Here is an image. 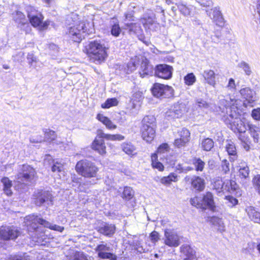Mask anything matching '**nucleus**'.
I'll use <instances>...</instances> for the list:
<instances>
[{
    "label": "nucleus",
    "mask_w": 260,
    "mask_h": 260,
    "mask_svg": "<svg viewBox=\"0 0 260 260\" xmlns=\"http://www.w3.org/2000/svg\"><path fill=\"white\" fill-rule=\"evenodd\" d=\"M79 15L71 12L67 16L66 21L69 22L66 28L65 35L69 41L73 43H80L84 39V34H89L87 28L89 22L79 20Z\"/></svg>",
    "instance_id": "obj_1"
},
{
    "label": "nucleus",
    "mask_w": 260,
    "mask_h": 260,
    "mask_svg": "<svg viewBox=\"0 0 260 260\" xmlns=\"http://www.w3.org/2000/svg\"><path fill=\"white\" fill-rule=\"evenodd\" d=\"M109 49V47L100 40H94L89 41L83 46V52L90 62L100 64L107 59Z\"/></svg>",
    "instance_id": "obj_2"
},
{
    "label": "nucleus",
    "mask_w": 260,
    "mask_h": 260,
    "mask_svg": "<svg viewBox=\"0 0 260 260\" xmlns=\"http://www.w3.org/2000/svg\"><path fill=\"white\" fill-rule=\"evenodd\" d=\"M75 169L79 175L88 179L97 178L100 170L94 161L86 158L78 161Z\"/></svg>",
    "instance_id": "obj_3"
},
{
    "label": "nucleus",
    "mask_w": 260,
    "mask_h": 260,
    "mask_svg": "<svg viewBox=\"0 0 260 260\" xmlns=\"http://www.w3.org/2000/svg\"><path fill=\"white\" fill-rule=\"evenodd\" d=\"M26 12L29 22L33 27L41 31L48 29L50 24V21L49 20L44 21L43 15L35 7L28 6L26 7Z\"/></svg>",
    "instance_id": "obj_4"
},
{
    "label": "nucleus",
    "mask_w": 260,
    "mask_h": 260,
    "mask_svg": "<svg viewBox=\"0 0 260 260\" xmlns=\"http://www.w3.org/2000/svg\"><path fill=\"white\" fill-rule=\"evenodd\" d=\"M38 178L36 169L27 164L21 166L20 171L17 175V179L19 182H31Z\"/></svg>",
    "instance_id": "obj_5"
},
{
    "label": "nucleus",
    "mask_w": 260,
    "mask_h": 260,
    "mask_svg": "<svg viewBox=\"0 0 260 260\" xmlns=\"http://www.w3.org/2000/svg\"><path fill=\"white\" fill-rule=\"evenodd\" d=\"M20 235L18 229L13 225L0 226V240L7 241L15 240Z\"/></svg>",
    "instance_id": "obj_6"
},
{
    "label": "nucleus",
    "mask_w": 260,
    "mask_h": 260,
    "mask_svg": "<svg viewBox=\"0 0 260 260\" xmlns=\"http://www.w3.org/2000/svg\"><path fill=\"white\" fill-rule=\"evenodd\" d=\"M102 129H98L96 136L90 144L91 148L101 155H105L107 153V147L104 141L105 137H100L99 134Z\"/></svg>",
    "instance_id": "obj_7"
},
{
    "label": "nucleus",
    "mask_w": 260,
    "mask_h": 260,
    "mask_svg": "<svg viewBox=\"0 0 260 260\" xmlns=\"http://www.w3.org/2000/svg\"><path fill=\"white\" fill-rule=\"evenodd\" d=\"M179 138L174 140L173 144L175 148H180L184 147L188 144L190 140V131L185 127H183L178 131Z\"/></svg>",
    "instance_id": "obj_8"
},
{
    "label": "nucleus",
    "mask_w": 260,
    "mask_h": 260,
    "mask_svg": "<svg viewBox=\"0 0 260 260\" xmlns=\"http://www.w3.org/2000/svg\"><path fill=\"white\" fill-rule=\"evenodd\" d=\"M154 75L158 78L168 80L172 77L173 68L166 64H159L154 68Z\"/></svg>",
    "instance_id": "obj_9"
},
{
    "label": "nucleus",
    "mask_w": 260,
    "mask_h": 260,
    "mask_svg": "<svg viewBox=\"0 0 260 260\" xmlns=\"http://www.w3.org/2000/svg\"><path fill=\"white\" fill-rule=\"evenodd\" d=\"M110 247L107 244L101 243L98 244L95 248V251L98 254V256L100 258L105 259H109V260H117V257L115 254L106 252L108 251Z\"/></svg>",
    "instance_id": "obj_10"
},
{
    "label": "nucleus",
    "mask_w": 260,
    "mask_h": 260,
    "mask_svg": "<svg viewBox=\"0 0 260 260\" xmlns=\"http://www.w3.org/2000/svg\"><path fill=\"white\" fill-rule=\"evenodd\" d=\"M164 235V244L165 245L171 247H176L180 245V238L177 233L170 230H166Z\"/></svg>",
    "instance_id": "obj_11"
},
{
    "label": "nucleus",
    "mask_w": 260,
    "mask_h": 260,
    "mask_svg": "<svg viewBox=\"0 0 260 260\" xmlns=\"http://www.w3.org/2000/svg\"><path fill=\"white\" fill-rule=\"evenodd\" d=\"M172 88L167 85H164L159 83H154L150 91L153 96L157 98H161L164 97L166 92L170 91Z\"/></svg>",
    "instance_id": "obj_12"
},
{
    "label": "nucleus",
    "mask_w": 260,
    "mask_h": 260,
    "mask_svg": "<svg viewBox=\"0 0 260 260\" xmlns=\"http://www.w3.org/2000/svg\"><path fill=\"white\" fill-rule=\"evenodd\" d=\"M34 202L36 205L41 206L46 202H52L53 197L49 191L40 190L34 194Z\"/></svg>",
    "instance_id": "obj_13"
},
{
    "label": "nucleus",
    "mask_w": 260,
    "mask_h": 260,
    "mask_svg": "<svg viewBox=\"0 0 260 260\" xmlns=\"http://www.w3.org/2000/svg\"><path fill=\"white\" fill-rule=\"evenodd\" d=\"M142 89L134 88L132 92L129 102L132 104V108H135L137 106H140L144 99V92Z\"/></svg>",
    "instance_id": "obj_14"
},
{
    "label": "nucleus",
    "mask_w": 260,
    "mask_h": 260,
    "mask_svg": "<svg viewBox=\"0 0 260 260\" xmlns=\"http://www.w3.org/2000/svg\"><path fill=\"white\" fill-rule=\"evenodd\" d=\"M180 252L184 257L183 260H194L196 252L189 244H183L180 247Z\"/></svg>",
    "instance_id": "obj_15"
},
{
    "label": "nucleus",
    "mask_w": 260,
    "mask_h": 260,
    "mask_svg": "<svg viewBox=\"0 0 260 260\" xmlns=\"http://www.w3.org/2000/svg\"><path fill=\"white\" fill-rule=\"evenodd\" d=\"M156 129L140 127L142 139L148 143H151L156 137Z\"/></svg>",
    "instance_id": "obj_16"
},
{
    "label": "nucleus",
    "mask_w": 260,
    "mask_h": 260,
    "mask_svg": "<svg viewBox=\"0 0 260 260\" xmlns=\"http://www.w3.org/2000/svg\"><path fill=\"white\" fill-rule=\"evenodd\" d=\"M203 203L205 206V210L208 208L213 212L216 211V206L214 200L213 194L210 191L206 192L202 196Z\"/></svg>",
    "instance_id": "obj_17"
},
{
    "label": "nucleus",
    "mask_w": 260,
    "mask_h": 260,
    "mask_svg": "<svg viewBox=\"0 0 260 260\" xmlns=\"http://www.w3.org/2000/svg\"><path fill=\"white\" fill-rule=\"evenodd\" d=\"M230 116L232 117L233 120L229 123L227 122H225L229 125V127L233 132L235 133L246 132V128L243 121L237 118H233V117L231 115H230Z\"/></svg>",
    "instance_id": "obj_18"
},
{
    "label": "nucleus",
    "mask_w": 260,
    "mask_h": 260,
    "mask_svg": "<svg viewBox=\"0 0 260 260\" xmlns=\"http://www.w3.org/2000/svg\"><path fill=\"white\" fill-rule=\"evenodd\" d=\"M116 228L115 224L105 223L103 225L99 227L97 231L100 234L107 237H111L116 232Z\"/></svg>",
    "instance_id": "obj_19"
},
{
    "label": "nucleus",
    "mask_w": 260,
    "mask_h": 260,
    "mask_svg": "<svg viewBox=\"0 0 260 260\" xmlns=\"http://www.w3.org/2000/svg\"><path fill=\"white\" fill-rule=\"evenodd\" d=\"M13 21L17 24V27H20L28 25V22L24 14L20 11H16L11 14Z\"/></svg>",
    "instance_id": "obj_20"
},
{
    "label": "nucleus",
    "mask_w": 260,
    "mask_h": 260,
    "mask_svg": "<svg viewBox=\"0 0 260 260\" xmlns=\"http://www.w3.org/2000/svg\"><path fill=\"white\" fill-rule=\"evenodd\" d=\"M27 219V230L29 233H34L37 232L39 229L38 224H39V216L36 214L29 215Z\"/></svg>",
    "instance_id": "obj_21"
},
{
    "label": "nucleus",
    "mask_w": 260,
    "mask_h": 260,
    "mask_svg": "<svg viewBox=\"0 0 260 260\" xmlns=\"http://www.w3.org/2000/svg\"><path fill=\"white\" fill-rule=\"evenodd\" d=\"M191 187L198 191H202L205 187V180L199 176H194L190 181Z\"/></svg>",
    "instance_id": "obj_22"
},
{
    "label": "nucleus",
    "mask_w": 260,
    "mask_h": 260,
    "mask_svg": "<svg viewBox=\"0 0 260 260\" xmlns=\"http://www.w3.org/2000/svg\"><path fill=\"white\" fill-rule=\"evenodd\" d=\"M96 119L109 130L115 129L117 127V125L114 123L108 117L104 116L103 114L98 113Z\"/></svg>",
    "instance_id": "obj_23"
},
{
    "label": "nucleus",
    "mask_w": 260,
    "mask_h": 260,
    "mask_svg": "<svg viewBox=\"0 0 260 260\" xmlns=\"http://www.w3.org/2000/svg\"><path fill=\"white\" fill-rule=\"evenodd\" d=\"M141 127L157 128L156 118L153 115H146L142 120Z\"/></svg>",
    "instance_id": "obj_24"
},
{
    "label": "nucleus",
    "mask_w": 260,
    "mask_h": 260,
    "mask_svg": "<svg viewBox=\"0 0 260 260\" xmlns=\"http://www.w3.org/2000/svg\"><path fill=\"white\" fill-rule=\"evenodd\" d=\"M153 67L150 64L147 60L143 61L141 64L139 73L142 78L146 76L151 75L153 70Z\"/></svg>",
    "instance_id": "obj_25"
},
{
    "label": "nucleus",
    "mask_w": 260,
    "mask_h": 260,
    "mask_svg": "<svg viewBox=\"0 0 260 260\" xmlns=\"http://www.w3.org/2000/svg\"><path fill=\"white\" fill-rule=\"evenodd\" d=\"M238 187V185L235 181L228 179L222 183L221 189L222 191L232 192L236 191Z\"/></svg>",
    "instance_id": "obj_26"
},
{
    "label": "nucleus",
    "mask_w": 260,
    "mask_h": 260,
    "mask_svg": "<svg viewBox=\"0 0 260 260\" xmlns=\"http://www.w3.org/2000/svg\"><path fill=\"white\" fill-rule=\"evenodd\" d=\"M179 180V176L174 172H171L166 176H163L160 179V182L165 185L170 186L172 183H176Z\"/></svg>",
    "instance_id": "obj_27"
},
{
    "label": "nucleus",
    "mask_w": 260,
    "mask_h": 260,
    "mask_svg": "<svg viewBox=\"0 0 260 260\" xmlns=\"http://www.w3.org/2000/svg\"><path fill=\"white\" fill-rule=\"evenodd\" d=\"M225 150L230 156V160L234 161L237 158V152L235 144L231 141H229L226 143Z\"/></svg>",
    "instance_id": "obj_28"
},
{
    "label": "nucleus",
    "mask_w": 260,
    "mask_h": 260,
    "mask_svg": "<svg viewBox=\"0 0 260 260\" xmlns=\"http://www.w3.org/2000/svg\"><path fill=\"white\" fill-rule=\"evenodd\" d=\"M151 166L152 169H156L159 172H163L165 170L164 165L159 161L158 155L156 153H151L150 155Z\"/></svg>",
    "instance_id": "obj_29"
},
{
    "label": "nucleus",
    "mask_w": 260,
    "mask_h": 260,
    "mask_svg": "<svg viewBox=\"0 0 260 260\" xmlns=\"http://www.w3.org/2000/svg\"><path fill=\"white\" fill-rule=\"evenodd\" d=\"M122 150L127 155L133 156L137 154L136 148L131 142H124L121 145Z\"/></svg>",
    "instance_id": "obj_30"
},
{
    "label": "nucleus",
    "mask_w": 260,
    "mask_h": 260,
    "mask_svg": "<svg viewBox=\"0 0 260 260\" xmlns=\"http://www.w3.org/2000/svg\"><path fill=\"white\" fill-rule=\"evenodd\" d=\"M178 10L181 15L185 17L191 15L192 13V8L190 6L182 2L175 3Z\"/></svg>",
    "instance_id": "obj_31"
},
{
    "label": "nucleus",
    "mask_w": 260,
    "mask_h": 260,
    "mask_svg": "<svg viewBox=\"0 0 260 260\" xmlns=\"http://www.w3.org/2000/svg\"><path fill=\"white\" fill-rule=\"evenodd\" d=\"M38 219L39 224L42 225L45 228H47L53 231H58L59 232H62L64 230V228L63 226L57 225L56 224L53 225L43 218L39 217Z\"/></svg>",
    "instance_id": "obj_32"
},
{
    "label": "nucleus",
    "mask_w": 260,
    "mask_h": 260,
    "mask_svg": "<svg viewBox=\"0 0 260 260\" xmlns=\"http://www.w3.org/2000/svg\"><path fill=\"white\" fill-rule=\"evenodd\" d=\"M248 217L253 221L260 224V212H258L255 209L249 206L246 209Z\"/></svg>",
    "instance_id": "obj_33"
},
{
    "label": "nucleus",
    "mask_w": 260,
    "mask_h": 260,
    "mask_svg": "<svg viewBox=\"0 0 260 260\" xmlns=\"http://www.w3.org/2000/svg\"><path fill=\"white\" fill-rule=\"evenodd\" d=\"M1 182L3 183V185L4 192L7 196H11L13 193L11 190V187L13 185L12 181L7 177H3L1 179Z\"/></svg>",
    "instance_id": "obj_34"
},
{
    "label": "nucleus",
    "mask_w": 260,
    "mask_h": 260,
    "mask_svg": "<svg viewBox=\"0 0 260 260\" xmlns=\"http://www.w3.org/2000/svg\"><path fill=\"white\" fill-rule=\"evenodd\" d=\"M213 21L219 27H223L225 25V21L221 12L218 10H215L213 12Z\"/></svg>",
    "instance_id": "obj_35"
},
{
    "label": "nucleus",
    "mask_w": 260,
    "mask_h": 260,
    "mask_svg": "<svg viewBox=\"0 0 260 260\" xmlns=\"http://www.w3.org/2000/svg\"><path fill=\"white\" fill-rule=\"evenodd\" d=\"M99 136L100 137H105V139L107 140H110L113 141H122L125 139L124 136L120 134H105L104 133L103 130L102 132H101L99 134Z\"/></svg>",
    "instance_id": "obj_36"
},
{
    "label": "nucleus",
    "mask_w": 260,
    "mask_h": 260,
    "mask_svg": "<svg viewBox=\"0 0 260 260\" xmlns=\"http://www.w3.org/2000/svg\"><path fill=\"white\" fill-rule=\"evenodd\" d=\"M192 164L196 172H203L205 166V162L200 157H194L192 159Z\"/></svg>",
    "instance_id": "obj_37"
},
{
    "label": "nucleus",
    "mask_w": 260,
    "mask_h": 260,
    "mask_svg": "<svg viewBox=\"0 0 260 260\" xmlns=\"http://www.w3.org/2000/svg\"><path fill=\"white\" fill-rule=\"evenodd\" d=\"M203 77L208 84L212 86H214L215 85V74L213 70H209L205 71L204 72Z\"/></svg>",
    "instance_id": "obj_38"
},
{
    "label": "nucleus",
    "mask_w": 260,
    "mask_h": 260,
    "mask_svg": "<svg viewBox=\"0 0 260 260\" xmlns=\"http://www.w3.org/2000/svg\"><path fill=\"white\" fill-rule=\"evenodd\" d=\"M191 205L197 209H200L203 211L205 210V206L203 204L202 198L199 196H195L190 199Z\"/></svg>",
    "instance_id": "obj_39"
},
{
    "label": "nucleus",
    "mask_w": 260,
    "mask_h": 260,
    "mask_svg": "<svg viewBox=\"0 0 260 260\" xmlns=\"http://www.w3.org/2000/svg\"><path fill=\"white\" fill-rule=\"evenodd\" d=\"M119 104V101L116 98H108L101 104V108L104 109H109L112 107H116Z\"/></svg>",
    "instance_id": "obj_40"
},
{
    "label": "nucleus",
    "mask_w": 260,
    "mask_h": 260,
    "mask_svg": "<svg viewBox=\"0 0 260 260\" xmlns=\"http://www.w3.org/2000/svg\"><path fill=\"white\" fill-rule=\"evenodd\" d=\"M134 196V191L132 187L125 186L121 194V197L123 200L129 201L132 200Z\"/></svg>",
    "instance_id": "obj_41"
},
{
    "label": "nucleus",
    "mask_w": 260,
    "mask_h": 260,
    "mask_svg": "<svg viewBox=\"0 0 260 260\" xmlns=\"http://www.w3.org/2000/svg\"><path fill=\"white\" fill-rule=\"evenodd\" d=\"M214 144V141L212 139L205 138L202 141L201 147L203 150L209 151L213 148Z\"/></svg>",
    "instance_id": "obj_42"
},
{
    "label": "nucleus",
    "mask_w": 260,
    "mask_h": 260,
    "mask_svg": "<svg viewBox=\"0 0 260 260\" xmlns=\"http://www.w3.org/2000/svg\"><path fill=\"white\" fill-rule=\"evenodd\" d=\"M248 131L251 137H253L254 141L256 142H258L259 138L258 134L259 132L258 127L255 125L250 124L248 125Z\"/></svg>",
    "instance_id": "obj_43"
},
{
    "label": "nucleus",
    "mask_w": 260,
    "mask_h": 260,
    "mask_svg": "<svg viewBox=\"0 0 260 260\" xmlns=\"http://www.w3.org/2000/svg\"><path fill=\"white\" fill-rule=\"evenodd\" d=\"M45 139L49 142H52L56 140L57 136L55 132L49 128L44 131Z\"/></svg>",
    "instance_id": "obj_44"
},
{
    "label": "nucleus",
    "mask_w": 260,
    "mask_h": 260,
    "mask_svg": "<svg viewBox=\"0 0 260 260\" xmlns=\"http://www.w3.org/2000/svg\"><path fill=\"white\" fill-rule=\"evenodd\" d=\"M239 176L241 179H245L249 178V167L245 165L243 167H240L238 170Z\"/></svg>",
    "instance_id": "obj_45"
},
{
    "label": "nucleus",
    "mask_w": 260,
    "mask_h": 260,
    "mask_svg": "<svg viewBox=\"0 0 260 260\" xmlns=\"http://www.w3.org/2000/svg\"><path fill=\"white\" fill-rule=\"evenodd\" d=\"M197 79L193 73H188L184 77V81L185 85L188 86L192 85L196 82Z\"/></svg>",
    "instance_id": "obj_46"
},
{
    "label": "nucleus",
    "mask_w": 260,
    "mask_h": 260,
    "mask_svg": "<svg viewBox=\"0 0 260 260\" xmlns=\"http://www.w3.org/2000/svg\"><path fill=\"white\" fill-rule=\"evenodd\" d=\"M170 149V146L168 143H162L158 146L153 153H156V154L158 155V154H164L169 152Z\"/></svg>",
    "instance_id": "obj_47"
},
{
    "label": "nucleus",
    "mask_w": 260,
    "mask_h": 260,
    "mask_svg": "<svg viewBox=\"0 0 260 260\" xmlns=\"http://www.w3.org/2000/svg\"><path fill=\"white\" fill-rule=\"evenodd\" d=\"M174 168L175 171L176 173L180 174L187 173L193 170V168L191 167H187L186 168H184L183 166V164L180 163L178 164L176 166H175Z\"/></svg>",
    "instance_id": "obj_48"
},
{
    "label": "nucleus",
    "mask_w": 260,
    "mask_h": 260,
    "mask_svg": "<svg viewBox=\"0 0 260 260\" xmlns=\"http://www.w3.org/2000/svg\"><path fill=\"white\" fill-rule=\"evenodd\" d=\"M252 182L255 191L260 196V174L254 176Z\"/></svg>",
    "instance_id": "obj_49"
},
{
    "label": "nucleus",
    "mask_w": 260,
    "mask_h": 260,
    "mask_svg": "<svg viewBox=\"0 0 260 260\" xmlns=\"http://www.w3.org/2000/svg\"><path fill=\"white\" fill-rule=\"evenodd\" d=\"M121 32V29L118 22H116L112 25L111 33L112 36L117 37L120 35Z\"/></svg>",
    "instance_id": "obj_50"
},
{
    "label": "nucleus",
    "mask_w": 260,
    "mask_h": 260,
    "mask_svg": "<svg viewBox=\"0 0 260 260\" xmlns=\"http://www.w3.org/2000/svg\"><path fill=\"white\" fill-rule=\"evenodd\" d=\"M63 169V165L62 164L58 161L55 162L53 164L51 167V171L53 172H61Z\"/></svg>",
    "instance_id": "obj_51"
},
{
    "label": "nucleus",
    "mask_w": 260,
    "mask_h": 260,
    "mask_svg": "<svg viewBox=\"0 0 260 260\" xmlns=\"http://www.w3.org/2000/svg\"><path fill=\"white\" fill-rule=\"evenodd\" d=\"M9 260H30L29 256L25 253L21 255H14L9 257Z\"/></svg>",
    "instance_id": "obj_52"
},
{
    "label": "nucleus",
    "mask_w": 260,
    "mask_h": 260,
    "mask_svg": "<svg viewBox=\"0 0 260 260\" xmlns=\"http://www.w3.org/2000/svg\"><path fill=\"white\" fill-rule=\"evenodd\" d=\"M224 199L230 203V206L234 207L238 204V200L232 196H226Z\"/></svg>",
    "instance_id": "obj_53"
},
{
    "label": "nucleus",
    "mask_w": 260,
    "mask_h": 260,
    "mask_svg": "<svg viewBox=\"0 0 260 260\" xmlns=\"http://www.w3.org/2000/svg\"><path fill=\"white\" fill-rule=\"evenodd\" d=\"M221 169L224 174H226L230 171V164L226 159H224L221 161Z\"/></svg>",
    "instance_id": "obj_54"
},
{
    "label": "nucleus",
    "mask_w": 260,
    "mask_h": 260,
    "mask_svg": "<svg viewBox=\"0 0 260 260\" xmlns=\"http://www.w3.org/2000/svg\"><path fill=\"white\" fill-rule=\"evenodd\" d=\"M149 236L151 241L153 243H155L159 240V235L157 231H152L150 233Z\"/></svg>",
    "instance_id": "obj_55"
},
{
    "label": "nucleus",
    "mask_w": 260,
    "mask_h": 260,
    "mask_svg": "<svg viewBox=\"0 0 260 260\" xmlns=\"http://www.w3.org/2000/svg\"><path fill=\"white\" fill-rule=\"evenodd\" d=\"M196 104L198 107L200 108L207 109L209 106V104L203 99L197 100Z\"/></svg>",
    "instance_id": "obj_56"
},
{
    "label": "nucleus",
    "mask_w": 260,
    "mask_h": 260,
    "mask_svg": "<svg viewBox=\"0 0 260 260\" xmlns=\"http://www.w3.org/2000/svg\"><path fill=\"white\" fill-rule=\"evenodd\" d=\"M251 116L255 120H260V108L253 109Z\"/></svg>",
    "instance_id": "obj_57"
},
{
    "label": "nucleus",
    "mask_w": 260,
    "mask_h": 260,
    "mask_svg": "<svg viewBox=\"0 0 260 260\" xmlns=\"http://www.w3.org/2000/svg\"><path fill=\"white\" fill-rule=\"evenodd\" d=\"M240 67L243 69L246 75H250L251 71L250 70V67L247 63L245 62H242L240 64Z\"/></svg>",
    "instance_id": "obj_58"
},
{
    "label": "nucleus",
    "mask_w": 260,
    "mask_h": 260,
    "mask_svg": "<svg viewBox=\"0 0 260 260\" xmlns=\"http://www.w3.org/2000/svg\"><path fill=\"white\" fill-rule=\"evenodd\" d=\"M238 138L242 143L247 142L250 141L248 135L246 134V132L239 133Z\"/></svg>",
    "instance_id": "obj_59"
},
{
    "label": "nucleus",
    "mask_w": 260,
    "mask_h": 260,
    "mask_svg": "<svg viewBox=\"0 0 260 260\" xmlns=\"http://www.w3.org/2000/svg\"><path fill=\"white\" fill-rule=\"evenodd\" d=\"M27 59L29 65L32 66L33 63L37 62V58L33 54H28Z\"/></svg>",
    "instance_id": "obj_60"
},
{
    "label": "nucleus",
    "mask_w": 260,
    "mask_h": 260,
    "mask_svg": "<svg viewBox=\"0 0 260 260\" xmlns=\"http://www.w3.org/2000/svg\"><path fill=\"white\" fill-rule=\"evenodd\" d=\"M177 161V159L176 158H170L167 160V162L170 167L174 168L176 165Z\"/></svg>",
    "instance_id": "obj_61"
},
{
    "label": "nucleus",
    "mask_w": 260,
    "mask_h": 260,
    "mask_svg": "<svg viewBox=\"0 0 260 260\" xmlns=\"http://www.w3.org/2000/svg\"><path fill=\"white\" fill-rule=\"evenodd\" d=\"M228 87H230L232 88H236V85L235 83V80L233 78H230L229 81Z\"/></svg>",
    "instance_id": "obj_62"
},
{
    "label": "nucleus",
    "mask_w": 260,
    "mask_h": 260,
    "mask_svg": "<svg viewBox=\"0 0 260 260\" xmlns=\"http://www.w3.org/2000/svg\"><path fill=\"white\" fill-rule=\"evenodd\" d=\"M250 141H248V142H247L243 143V145L244 147L247 150H248L250 149Z\"/></svg>",
    "instance_id": "obj_63"
},
{
    "label": "nucleus",
    "mask_w": 260,
    "mask_h": 260,
    "mask_svg": "<svg viewBox=\"0 0 260 260\" xmlns=\"http://www.w3.org/2000/svg\"><path fill=\"white\" fill-rule=\"evenodd\" d=\"M43 2L44 3H45V4H46L48 6H50V5L51 3L52 0H43Z\"/></svg>",
    "instance_id": "obj_64"
}]
</instances>
